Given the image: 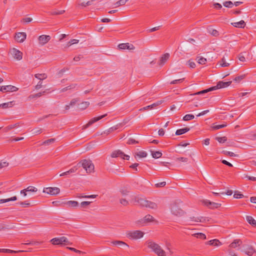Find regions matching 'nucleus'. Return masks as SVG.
Masks as SVG:
<instances>
[{"label": "nucleus", "mask_w": 256, "mask_h": 256, "mask_svg": "<svg viewBox=\"0 0 256 256\" xmlns=\"http://www.w3.org/2000/svg\"><path fill=\"white\" fill-rule=\"evenodd\" d=\"M131 202L134 204H138L141 206L146 207L152 209H156L158 207L156 204L149 201L139 196H134L130 200Z\"/></svg>", "instance_id": "f257e3e1"}, {"label": "nucleus", "mask_w": 256, "mask_h": 256, "mask_svg": "<svg viewBox=\"0 0 256 256\" xmlns=\"http://www.w3.org/2000/svg\"><path fill=\"white\" fill-rule=\"evenodd\" d=\"M207 30H208V32L209 34H212V36H218L219 35L218 32L217 30L214 29L211 26L208 27L207 28Z\"/></svg>", "instance_id": "4be33fe9"}, {"label": "nucleus", "mask_w": 256, "mask_h": 256, "mask_svg": "<svg viewBox=\"0 0 256 256\" xmlns=\"http://www.w3.org/2000/svg\"><path fill=\"white\" fill-rule=\"evenodd\" d=\"M80 167V163L78 162L76 166H74L72 168L69 170L70 172V174H72V173H74V172H76L77 170L78 169V168H79Z\"/></svg>", "instance_id": "37998d69"}, {"label": "nucleus", "mask_w": 256, "mask_h": 256, "mask_svg": "<svg viewBox=\"0 0 256 256\" xmlns=\"http://www.w3.org/2000/svg\"><path fill=\"white\" fill-rule=\"evenodd\" d=\"M148 247L152 250L158 256H166V252L161 248L158 244L148 240L146 242Z\"/></svg>", "instance_id": "7ed1b4c3"}, {"label": "nucleus", "mask_w": 256, "mask_h": 256, "mask_svg": "<svg viewBox=\"0 0 256 256\" xmlns=\"http://www.w3.org/2000/svg\"><path fill=\"white\" fill-rule=\"evenodd\" d=\"M11 105V102H6V103H4L0 104V108H6Z\"/></svg>", "instance_id": "bf43d9fd"}, {"label": "nucleus", "mask_w": 256, "mask_h": 256, "mask_svg": "<svg viewBox=\"0 0 256 256\" xmlns=\"http://www.w3.org/2000/svg\"><path fill=\"white\" fill-rule=\"evenodd\" d=\"M136 156L140 158H146L147 156V153L145 151H140L136 153Z\"/></svg>", "instance_id": "4c0bfd02"}, {"label": "nucleus", "mask_w": 256, "mask_h": 256, "mask_svg": "<svg viewBox=\"0 0 256 256\" xmlns=\"http://www.w3.org/2000/svg\"><path fill=\"white\" fill-rule=\"evenodd\" d=\"M80 167L82 166L88 173L94 172V166L92 162L90 160H82L80 162Z\"/></svg>", "instance_id": "20e7f679"}, {"label": "nucleus", "mask_w": 256, "mask_h": 256, "mask_svg": "<svg viewBox=\"0 0 256 256\" xmlns=\"http://www.w3.org/2000/svg\"><path fill=\"white\" fill-rule=\"evenodd\" d=\"M11 54L14 58L17 60H20L22 58V53L15 48H13L11 50Z\"/></svg>", "instance_id": "4468645a"}, {"label": "nucleus", "mask_w": 256, "mask_h": 256, "mask_svg": "<svg viewBox=\"0 0 256 256\" xmlns=\"http://www.w3.org/2000/svg\"><path fill=\"white\" fill-rule=\"evenodd\" d=\"M26 34L24 32H18L16 34L15 40L18 42H22L26 38Z\"/></svg>", "instance_id": "2eb2a0df"}, {"label": "nucleus", "mask_w": 256, "mask_h": 256, "mask_svg": "<svg viewBox=\"0 0 256 256\" xmlns=\"http://www.w3.org/2000/svg\"><path fill=\"white\" fill-rule=\"evenodd\" d=\"M120 202L124 206H127L129 204L128 201L124 198H122L120 200Z\"/></svg>", "instance_id": "8fccbe9b"}, {"label": "nucleus", "mask_w": 256, "mask_h": 256, "mask_svg": "<svg viewBox=\"0 0 256 256\" xmlns=\"http://www.w3.org/2000/svg\"><path fill=\"white\" fill-rule=\"evenodd\" d=\"M66 204H67L69 207L75 208L78 206V203L76 201L70 200L66 202Z\"/></svg>", "instance_id": "7c9ffc66"}, {"label": "nucleus", "mask_w": 256, "mask_h": 256, "mask_svg": "<svg viewBox=\"0 0 256 256\" xmlns=\"http://www.w3.org/2000/svg\"><path fill=\"white\" fill-rule=\"evenodd\" d=\"M107 116V114H106L104 115H102V116H99L98 117H95V118H94L92 119H90L89 122H88V124H86V125L84 126H83V128H82V130H84V129H86L87 128H88L90 126H91L92 124H94V122L98 121L99 120L102 119V118H104L105 116Z\"/></svg>", "instance_id": "6e6552de"}, {"label": "nucleus", "mask_w": 256, "mask_h": 256, "mask_svg": "<svg viewBox=\"0 0 256 256\" xmlns=\"http://www.w3.org/2000/svg\"><path fill=\"white\" fill-rule=\"evenodd\" d=\"M184 78H182L174 80L170 82V84H176L178 83L182 82L184 81Z\"/></svg>", "instance_id": "13d9d810"}, {"label": "nucleus", "mask_w": 256, "mask_h": 256, "mask_svg": "<svg viewBox=\"0 0 256 256\" xmlns=\"http://www.w3.org/2000/svg\"><path fill=\"white\" fill-rule=\"evenodd\" d=\"M27 192H36L38 189L32 186H28L27 188H25Z\"/></svg>", "instance_id": "de8ad7c7"}, {"label": "nucleus", "mask_w": 256, "mask_h": 256, "mask_svg": "<svg viewBox=\"0 0 256 256\" xmlns=\"http://www.w3.org/2000/svg\"><path fill=\"white\" fill-rule=\"evenodd\" d=\"M118 129V127L117 126H113V127H112L110 128H108L107 130V132H106V134H110V132H112L113 131L116 130Z\"/></svg>", "instance_id": "774afa93"}, {"label": "nucleus", "mask_w": 256, "mask_h": 256, "mask_svg": "<svg viewBox=\"0 0 256 256\" xmlns=\"http://www.w3.org/2000/svg\"><path fill=\"white\" fill-rule=\"evenodd\" d=\"M32 250V248H29L28 250H13L10 249H6V248H0V252H4V253H17L19 252H30Z\"/></svg>", "instance_id": "aec40b11"}, {"label": "nucleus", "mask_w": 256, "mask_h": 256, "mask_svg": "<svg viewBox=\"0 0 256 256\" xmlns=\"http://www.w3.org/2000/svg\"><path fill=\"white\" fill-rule=\"evenodd\" d=\"M246 77V74H242L240 76H236L234 78V80L236 81L237 82H240L242 80L244 79Z\"/></svg>", "instance_id": "49530a36"}, {"label": "nucleus", "mask_w": 256, "mask_h": 256, "mask_svg": "<svg viewBox=\"0 0 256 256\" xmlns=\"http://www.w3.org/2000/svg\"><path fill=\"white\" fill-rule=\"evenodd\" d=\"M203 204L210 208H217L220 206L221 204L214 202H212L209 200H206L202 202Z\"/></svg>", "instance_id": "9b49d317"}, {"label": "nucleus", "mask_w": 256, "mask_h": 256, "mask_svg": "<svg viewBox=\"0 0 256 256\" xmlns=\"http://www.w3.org/2000/svg\"><path fill=\"white\" fill-rule=\"evenodd\" d=\"M197 62L200 64H204L207 62L206 58L198 56L196 58Z\"/></svg>", "instance_id": "c85d7f7f"}, {"label": "nucleus", "mask_w": 256, "mask_h": 256, "mask_svg": "<svg viewBox=\"0 0 256 256\" xmlns=\"http://www.w3.org/2000/svg\"><path fill=\"white\" fill-rule=\"evenodd\" d=\"M138 143V142L133 138H130L128 142V144H136Z\"/></svg>", "instance_id": "338daca9"}, {"label": "nucleus", "mask_w": 256, "mask_h": 256, "mask_svg": "<svg viewBox=\"0 0 256 256\" xmlns=\"http://www.w3.org/2000/svg\"><path fill=\"white\" fill-rule=\"evenodd\" d=\"M224 6L226 8H232L234 5L231 1H226L223 3Z\"/></svg>", "instance_id": "5fc2aeb1"}, {"label": "nucleus", "mask_w": 256, "mask_h": 256, "mask_svg": "<svg viewBox=\"0 0 256 256\" xmlns=\"http://www.w3.org/2000/svg\"><path fill=\"white\" fill-rule=\"evenodd\" d=\"M111 243L114 246H126L128 247V245L126 242L120 241V240H114L111 242Z\"/></svg>", "instance_id": "393cba45"}, {"label": "nucleus", "mask_w": 256, "mask_h": 256, "mask_svg": "<svg viewBox=\"0 0 256 256\" xmlns=\"http://www.w3.org/2000/svg\"><path fill=\"white\" fill-rule=\"evenodd\" d=\"M122 152L120 150H116L114 151L112 154L111 156L112 158H118L120 157L122 158Z\"/></svg>", "instance_id": "b1692460"}, {"label": "nucleus", "mask_w": 256, "mask_h": 256, "mask_svg": "<svg viewBox=\"0 0 256 256\" xmlns=\"http://www.w3.org/2000/svg\"><path fill=\"white\" fill-rule=\"evenodd\" d=\"M231 83H232L231 81L227 82L220 81L217 84L216 86L211 87V88H208L206 90H204L198 92H197L192 94L191 95H192V96L200 95V94H204L207 93L208 92H211V91H212L214 90H217L218 88H226V87L229 86L231 84Z\"/></svg>", "instance_id": "f03ea898"}, {"label": "nucleus", "mask_w": 256, "mask_h": 256, "mask_svg": "<svg viewBox=\"0 0 256 256\" xmlns=\"http://www.w3.org/2000/svg\"><path fill=\"white\" fill-rule=\"evenodd\" d=\"M8 166V163L6 162H0V169L6 167Z\"/></svg>", "instance_id": "69168bd1"}, {"label": "nucleus", "mask_w": 256, "mask_h": 256, "mask_svg": "<svg viewBox=\"0 0 256 256\" xmlns=\"http://www.w3.org/2000/svg\"><path fill=\"white\" fill-rule=\"evenodd\" d=\"M207 244L214 246H219L222 245V242L218 239H214L206 242Z\"/></svg>", "instance_id": "412c9836"}, {"label": "nucleus", "mask_w": 256, "mask_h": 256, "mask_svg": "<svg viewBox=\"0 0 256 256\" xmlns=\"http://www.w3.org/2000/svg\"><path fill=\"white\" fill-rule=\"evenodd\" d=\"M46 92L45 91H44L42 92H40L36 94H31L28 96V98L30 99L34 98H38L41 96L42 95L44 94Z\"/></svg>", "instance_id": "ea45409f"}, {"label": "nucleus", "mask_w": 256, "mask_h": 256, "mask_svg": "<svg viewBox=\"0 0 256 256\" xmlns=\"http://www.w3.org/2000/svg\"><path fill=\"white\" fill-rule=\"evenodd\" d=\"M154 221V218L150 214L146 215L144 218L138 220V222L142 224H144L148 222Z\"/></svg>", "instance_id": "dca6fc26"}, {"label": "nucleus", "mask_w": 256, "mask_h": 256, "mask_svg": "<svg viewBox=\"0 0 256 256\" xmlns=\"http://www.w3.org/2000/svg\"><path fill=\"white\" fill-rule=\"evenodd\" d=\"M128 0H120L116 2L114 4V6L116 8L120 6L124 5Z\"/></svg>", "instance_id": "c9c22d12"}, {"label": "nucleus", "mask_w": 256, "mask_h": 256, "mask_svg": "<svg viewBox=\"0 0 256 256\" xmlns=\"http://www.w3.org/2000/svg\"><path fill=\"white\" fill-rule=\"evenodd\" d=\"M55 140H56L55 138H50V139H48V140L44 141L42 142V144H44V145L49 144L50 143L54 142H55Z\"/></svg>", "instance_id": "4d7b16f0"}, {"label": "nucleus", "mask_w": 256, "mask_h": 256, "mask_svg": "<svg viewBox=\"0 0 256 256\" xmlns=\"http://www.w3.org/2000/svg\"><path fill=\"white\" fill-rule=\"evenodd\" d=\"M78 42H79V40H76V39L71 40L70 41H69L67 43L66 46L68 47L73 44H78Z\"/></svg>", "instance_id": "603ef678"}, {"label": "nucleus", "mask_w": 256, "mask_h": 256, "mask_svg": "<svg viewBox=\"0 0 256 256\" xmlns=\"http://www.w3.org/2000/svg\"><path fill=\"white\" fill-rule=\"evenodd\" d=\"M206 221V218L204 217H195L194 216L190 217L188 222L190 224H194V222H204Z\"/></svg>", "instance_id": "f8f14e48"}, {"label": "nucleus", "mask_w": 256, "mask_h": 256, "mask_svg": "<svg viewBox=\"0 0 256 256\" xmlns=\"http://www.w3.org/2000/svg\"><path fill=\"white\" fill-rule=\"evenodd\" d=\"M118 48L122 50L128 49L130 50H132L135 48L133 44H130L129 43L120 44L118 45Z\"/></svg>", "instance_id": "a211bd4d"}, {"label": "nucleus", "mask_w": 256, "mask_h": 256, "mask_svg": "<svg viewBox=\"0 0 256 256\" xmlns=\"http://www.w3.org/2000/svg\"><path fill=\"white\" fill-rule=\"evenodd\" d=\"M35 78L41 80L46 79L47 78V76L46 74H35Z\"/></svg>", "instance_id": "f704fd0d"}, {"label": "nucleus", "mask_w": 256, "mask_h": 256, "mask_svg": "<svg viewBox=\"0 0 256 256\" xmlns=\"http://www.w3.org/2000/svg\"><path fill=\"white\" fill-rule=\"evenodd\" d=\"M120 192L122 196H125L128 195V194L130 192V191L128 188H123L120 190Z\"/></svg>", "instance_id": "cd10ccee"}, {"label": "nucleus", "mask_w": 256, "mask_h": 256, "mask_svg": "<svg viewBox=\"0 0 256 256\" xmlns=\"http://www.w3.org/2000/svg\"><path fill=\"white\" fill-rule=\"evenodd\" d=\"M192 235L196 238H198L202 240L206 239V236L202 232L196 233Z\"/></svg>", "instance_id": "2f4dec72"}, {"label": "nucleus", "mask_w": 256, "mask_h": 256, "mask_svg": "<svg viewBox=\"0 0 256 256\" xmlns=\"http://www.w3.org/2000/svg\"><path fill=\"white\" fill-rule=\"evenodd\" d=\"M65 12L64 10H54L50 12V15H60L63 14Z\"/></svg>", "instance_id": "e433bc0d"}, {"label": "nucleus", "mask_w": 256, "mask_h": 256, "mask_svg": "<svg viewBox=\"0 0 256 256\" xmlns=\"http://www.w3.org/2000/svg\"><path fill=\"white\" fill-rule=\"evenodd\" d=\"M244 248L242 251L248 256H251L256 252L254 247L250 245H245L243 246Z\"/></svg>", "instance_id": "1a4fd4ad"}, {"label": "nucleus", "mask_w": 256, "mask_h": 256, "mask_svg": "<svg viewBox=\"0 0 256 256\" xmlns=\"http://www.w3.org/2000/svg\"><path fill=\"white\" fill-rule=\"evenodd\" d=\"M51 242L54 245H70L72 243L70 242L64 236L60 238H56L50 240Z\"/></svg>", "instance_id": "39448f33"}, {"label": "nucleus", "mask_w": 256, "mask_h": 256, "mask_svg": "<svg viewBox=\"0 0 256 256\" xmlns=\"http://www.w3.org/2000/svg\"><path fill=\"white\" fill-rule=\"evenodd\" d=\"M18 88L14 86L11 85L2 86L0 88V90L3 92H16Z\"/></svg>", "instance_id": "f3484780"}, {"label": "nucleus", "mask_w": 256, "mask_h": 256, "mask_svg": "<svg viewBox=\"0 0 256 256\" xmlns=\"http://www.w3.org/2000/svg\"><path fill=\"white\" fill-rule=\"evenodd\" d=\"M216 140L220 143H224V142H226V141L227 138L226 136L217 137V138H216Z\"/></svg>", "instance_id": "3c124183"}, {"label": "nucleus", "mask_w": 256, "mask_h": 256, "mask_svg": "<svg viewBox=\"0 0 256 256\" xmlns=\"http://www.w3.org/2000/svg\"><path fill=\"white\" fill-rule=\"evenodd\" d=\"M239 242L242 243V242L240 241V240H234V242L230 244V246L231 248H235L237 246L238 244L240 245Z\"/></svg>", "instance_id": "58836bf2"}, {"label": "nucleus", "mask_w": 256, "mask_h": 256, "mask_svg": "<svg viewBox=\"0 0 256 256\" xmlns=\"http://www.w3.org/2000/svg\"><path fill=\"white\" fill-rule=\"evenodd\" d=\"M50 40V36L48 35H42L38 38V43L41 46H44Z\"/></svg>", "instance_id": "ddd939ff"}, {"label": "nucleus", "mask_w": 256, "mask_h": 256, "mask_svg": "<svg viewBox=\"0 0 256 256\" xmlns=\"http://www.w3.org/2000/svg\"><path fill=\"white\" fill-rule=\"evenodd\" d=\"M144 233L140 230H134L127 233V236L131 239H138L143 237Z\"/></svg>", "instance_id": "0eeeda50"}, {"label": "nucleus", "mask_w": 256, "mask_h": 256, "mask_svg": "<svg viewBox=\"0 0 256 256\" xmlns=\"http://www.w3.org/2000/svg\"><path fill=\"white\" fill-rule=\"evenodd\" d=\"M32 134L34 135L38 134L42 132V130L40 128H36L32 130Z\"/></svg>", "instance_id": "a18cd8bd"}, {"label": "nucleus", "mask_w": 256, "mask_h": 256, "mask_svg": "<svg viewBox=\"0 0 256 256\" xmlns=\"http://www.w3.org/2000/svg\"><path fill=\"white\" fill-rule=\"evenodd\" d=\"M226 126H227V124L226 123L224 124H222L214 125L212 126V129L214 130H216L224 128Z\"/></svg>", "instance_id": "c03bdc74"}, {"label": "nucleus", "mask_w": 256, "mask_h": 256, "mask_svg": "<svg viewBox=\"0 0 256 256\" xmlns=\"http://www.w3.org/2000/svg\"><path fill=\"white\" fill-rule=\"evenodd\" d=\"M152 157L154 158H160L162 156V153L159 151L156 152H152Z\"/></svg>", "instance_id": "72a5a7b5"}, {"label": "nucleus", "mask_w": 256, "mask_h": 256, "mask_svg": "<svg viewBox=\"0 0 256 256\" xmlns=\"http://www.w3.org/2000/svg\"><path fill=\"white\" fill-rule=\"evenodd\" d=\"M172 213L177 216H182L185 214V212L182 210L176 204L174 203L171 206Z\"/></svg>", "instance_id": "423d86ee"}, {"label": "nucleus", "mask_w": 256, "mask_h": 256, "mask_svg": "<svg viewBox=\"0 0 256 256\" xmlns=\"http://www.w3.org/2000/svg\"><path fill=\"white\" fill-rule=\"evenodd\" d=\"M220 65L222 67H226L228 66L230 64L228 62H226L224 58H223L220 62Z\"/></svg>", "instance_id": "6e6d98bb"}, {"label": "nucleus", "mask_w": 256, "mask_h": 256, "mask_svg": "<svg viewBox=\"0 0 256 256\" xmlns=\"http://www.w3.org/2000/svg\"><path fill=\"white\" fill-rule=\"evenodd\" d=\"M222 153L226 155V156H236V154H235L234 152H228V151H223L222 152Z\"/></svg>", "instance_id": "680f3d73"}, {"label": "nucleus", "mask_w": 256, "mask_h": 256, "mask_svg": "<svg viewBox=\"0 0 256 256\" xmlns=\"http://www.w3.org/2000/svg\"><path fill=\"white\" fill-rule=\"evenodd\" d=\"M90 102H84L80 104V108L84 110L88 106Z\"/></svg>", "instance_id": "a19ab883"}, {"label": "nucleus", "mask_w": 256, "mask_h": 256, "mask_svg": "<svg viewBox=\"0 0 256 256\" xmlns=\"http://www.w3.org/2000/svg\"><path fill=\"white\" fill-rule=\"evenodd\" d=\"M190 130V129L188 128H183L178 129V130H176V134L178 135V136L181 135L182 134H184L188 132Z\"/></svg>", "instance_id": "bb28decb"}, {"label": "nucleus", "mask_w": 256, "mask_h": 256, "mask_svg": "<svg viewBox=\"0 0 256 256\" xmlns=\"http://www.w3.org/2000/svg\"><path fill=\"white\" fill-rule=\"evenodd\" d=\"M18 126H19V124L18 123L16 124H14L9 125L8 126L5 127L3 129V131L4 132H9L10 130L12 129L17 128Z\"/></svg>", "instance_id": "a878e982"}, {"label": "nucleus", "mask_w": 256, "mask_h": 256, "mask_svg": "<svg viewBox=\"0 0 256 256\" xmlns=\"http://www.w3.org/2000/svg\"><path fill=\"white\" fill-rule=\"evenodd\" d=\"M166 184V182H160L159 183H157L155 184V186L156 188H161V187H164Z\"/></svg>", "instance_id": "e2e57ef3"}, {"label": "nucleus", "mask_w": 256, "mask_h": 256, "mask_svg": "<svg viewBox=\"0 0 256 256\" xmlns=\"http://www.w3.org/2000/svg\"><path fill=\"white\" fill-rule=\"evenodd\" d=\"M66 248L72 251V252H76V253H78V254H84V252H82L80 250H76V248H71V247H67Z\"/></svg>", "instance_id": "052dcab7"}, {"label": "nucleus", "mask_w": 256, "mask_h": 256, "mask_svg": "<svg viewBox=\"0 0 256 256\" xmlns=\"http://www.w3.org/2000/svg\"><path fill=\"white\" fill-rule=\"evenodd\" d=\"M170 56V55L168 53H166L163 54L160 59L158 64L160 66H163L169 58Z\"/></svg>", "instance_id": "6ab92c4d"}, {"label": "nucleus", "mask_w": 256, "mask_h": 256, "mask_svg": "<svg viewBox=\"0 0 256 256\" xmlns=\"http://www.w3.org/2000/svg\"><path fill=\"white\" fill-rule=\"evenodd\" d=\"M40 244V242H38L32 241V242H28L23 243L22 244L29 245V246H38Z\"/></svg>", "instance_id": "864d4df0"}, {"label": "nucleus", "mask_w": 256, "mask_h": 256, "mask_svg": "<svg viewBox=\"0 0 256 256\" xmlns=\"http://www.w3.org/2000/svg\"><path fill=\"white\" fill-rule=\"evenodd\" d=\"M188 62V64L190 68H196V64L194 63V62H192V60H190Z\"/></svg>", "instance_id": "0e129e2a"}, {"label": "nucleus", "mask_w": 256, "mask_h": 256, "mask_svg": "<svg viewBox=\"0 0 256 256\" xmlns=\"http://www.w3.org/2000/svg\"><path fill=\"white\" fill-rule=\"evenodd\" d=\"M194 118V116L193 114H188L185 115L183 117V120L184 121H188L191 120H192Z\"/></svg>", "instance_id": "79ce46f5"}, {"label": "nucleus", "mask_w": 256, "mask_h": 256, "mask_svg": "<svg viewBox=\"0 0 256 256\" xmlns=\"http://www.w3.org/2000/svg\"><path fill=\"white\" fill-rule=\"evenodd\" d=\"M176 161L178 162H186L188 160V158L184 157L176 158Z\"/></svg>", "instance_id": "09e8293b"}, {"label": "nucleus", "mask_w": 256, "mask_h": 256, "mask_svg": "<svg viewBox=\"0 0 256 256\" xmlns=\"http://www.w3.org/2000/svg\"><path fill=\"white\" fill-rule=\"evenodd\" d=\"M232 24L234 26L238 28H244L246 26L245 22L243 20L238 22H232Z\"/></svg>", "instance_id": "5701e85b"}, {"label": "nucleus", "mask_w": 256, "mask_h": 256, "mask_svg": "<svg viewBox=\"0 0 256 256\" xmlns=\"http://www.w3.org/2000/svg\"><path fill=\"white\" fill-rule=\"evenodd\" d=\"M60 192V190L59 188L56 187L54 188H46L44 189L43 192L44 193H46L48 194H50L52 195H56L58 194Z\"/></svg>", "instance_id": "9d476101"}, {"label": "nucleus", "mask_w": 256, "mask_h": 256, "mask_svg": "<svg viewBox=\"0 0 256 256\" xmlns=\"http://www.w3.org/2000/svg\"><path fill=\"white\" fill-rule=\"evenodd\" d=\"M17 200V197L16 196H12L9 198L1 199V200H0V204L6 202H8L10 201H14V200Z\"/></svg>", "instance_id": "473e14b6"}, {"label": "nucleus", "mask_w": 256, "mask_h": 256, "mask_svg": "<svg viewBox=\"0 0 256 256\" xmlns=\"http://www.w3.org/2000/svg\"><path fill=\"white\" fill-rule=\"evenodd\" d=\"M246 220L250 224L256 227V220L252 216H246Z\"/></svg>", "instance_id": "c756f323"}]
</instances>
